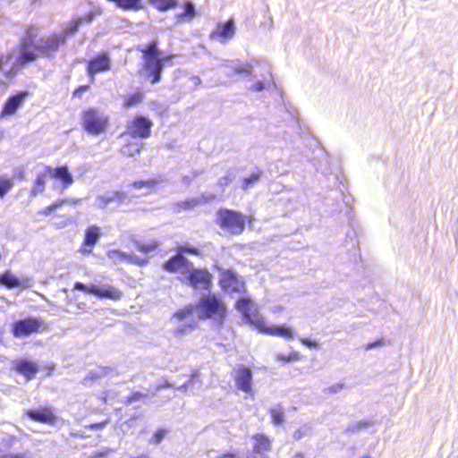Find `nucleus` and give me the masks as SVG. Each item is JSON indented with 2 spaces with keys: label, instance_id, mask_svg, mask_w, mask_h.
I'll list each match as a JSON object with an SVG mask.
<instances>
[{
  "label": "nucleus",
  "instance_id": "nucleus-1",
  "mask_svg": "<svg viewBox=\"0 0 458 458\" xmlns=\"http://www.w3.org/2000/svg\"><path fill=\"white\" fill-rule=\"evenodd\" d=\"M65 43V35L52 33L37 39V29L30 27L20 43V54L16 64L24 65L34 62L38 55L51 57L59 50L60 46Z\"/></svg>",
  "mask_w": 458,
  "mask_h": 458
},
{
  "label": "nucleus",
  "instance_id": "nucleus-2",
  "mask_svg": "<svg viewBox=\"0 0 458 458\" xmlns=\"http://www.w3.org/2000/svg\"><path fill=\"white\" fill-rule=\"evenodd\" d=\"M194 312L199 318L211 319L217 327H222L227 316V308L225 302L215 294H207L201 296L196 305H188L177 310L174 318L182 320L188 316H192Z\"/></svg>",
  "mask_w": 458,
  "mask_h": 458
},
{
  "label": "nucleus",
  "instance_id": "nucleus-3",
  "mask_svg": "<svg viewBox=\"0 0 458 458\" xmlns=\"http://www.w3.org/2000/svg\"><path fill=\"white\" fill-rule=\"evenodd\" d=\"M236 309L242 313L247 323L254 326L259 332L285 339L293 337L292 328L284 326L267 327L263 318L254 310L253 302L248 298H241L236 302Z\"/></svg>",
  "mask_w": 458,
  "mask_h": 458
},
{
  "label": "nucleus",
  "instance_id": "nucleus-4",
  "mask_svg": "<svg viewBox=\"0 0 458 458\" xmlns=\"http://www.w3.org/2000/svg\"><path fill=\"white\" fill-rule=\"evenodd\" d=\"M142 53L144 59L143 70L147 73V79L152 84H156L160 81L165 64L171 59V56H160L161 53L157 48V41L148 44L147 48L142 50Z\"/></svg>",
  "mask_w": 458,
  "mask_h": 458
},
{
  "label": "nucleus",
  "instance_id": "nucleus-5",
  "mask_svg": "<svg viewBox=\"0 0 458 458\" xmlns=\"http://www.w3.org/2000/svg\"><path fill=\"white\" fill-rule=\"evenodd\" d=\"M81 120L84 130L92 135L105 132L109 123L108 116L104 112L92 107L82 112Z\"/></svg>",
  "mask_w": 458,
  "mask_h": 458
},
{
  "label": "nucleus",
  "instance_id": "nucleus-6",
  "mask_svg": "<svg viewBox=\"0 0 458 458\" xmlns=\"http://www.w3.org/2000/svg\"><path fill=\"white\" fill-rule=\"evenodd\" d=\"M217 218L221 228L232 234H241L245 228V217L239 212L220 209L217 213Z\"/></svg>",
  "mask_w": 458,
  "mask_h": 458
},
{
  "label": "nucleus",
  "instance_id": "nucleus-7",
  "mask_svg": "<svg viewBox=\"0 0 458 458\" xmlns=\"http://www.w3.org/2000/svg\"><path fill=\"white\" fill-rule=\"evenodd\" d=\"M153 123L148 117L136 115L131 122L127 123L126 131L120 135V138L130 136L133 139H148L151 134Z\"/></svg>",
  "mask_w": 458,
  "mask_h": 458
},
{
  "label": "nucleus",
  "instance_id": "nucleus-8",
  "mask_svg": "<svg viewBox=\"0 0 458 458\" xmlns=\"http://www.w3.org/2000/svg\"><path fill=\"white\" fill-rule=\"evenodd\" d=\"M74 289L81 291L87 293L94 294L99 298H106L111 300H119L122 296V293L109 285L98 286L96 284L86 285L81 282H77L74 284Z\"/></svg>",
  "mask_w": 458,
  "mask_h": 458
},
{
  "label": "nucleus",
  "instance_id": "nucleus-9",
  "mask_svg": "<svg viewBox=\"0 0 458 458\" xmlns=\"http://www.w3.org/2000/svg\"><path fill=\"white\" fill-rule=\"evenodd\" d=\"M189 284L194 289L208 290L211 284V275L206 269H196L193 265L185 274Z\"/></svg>",
  "mask_w": 458,
  "mask_h": 458
},
{
  "label": "nucleus",
  "instance_id": "nucleus-10",
  "mask_svg": "<svg viewBox=\"0 0 458 458\" xmlns=\"http://www.w3.org/2000/svg\"><path fill=\"white\" fill-rule=\"evenodd\" d=\"M42 323L38 318H29L16 321L13 326V334L16 338L28 336L38 332Z\"/></svg>",
  "mask_w": 458,
  "mask_h": 458
},
{
  "label": "nucleus",
  "instance_id": "nucleus-11",
  "mask_svg": "<svg viewBox=\"0 0 458 458\" xmlns=\"http://www.w3.org/2000/svg\"><path fill=\"white\" fill-rule=\"evenodd\" d=\"M49 177L60 182L61 191H64L69 188L73 182V176L68 169L67 165H61L57 167L46 166Z\"/></svg>",
  "mask_w": 458,
  "mask_h": 458
},
{
  "label": "nucleus",
  "instance_id": "nucleus-12",
  "mask_svg": "<svg viewBox=\"0 0 458 458\" xmlns=\"http://www.w3.org/2000/svg\"><path fill=\"white\" fill-rule=\"evenodd\" d=\"M234 380L238 389L252 395V373L250 369L243 366L237 368L235 369Z\"/></svg>",
  "mask_w": 458,
  "mask_h": 458
},
{
  "label": "nucleus",
  "instance_id": "nucleus-13",
  "mask_svg": "<svg viewBox=\"0 0 458 458\" xmlns=\"http://www.w3.org/2000/svg\"><path fill=\"white\" fill-rule=\"evenodd\" d=\"M220 284L225 291L241 293L244 290V283L231 270H226L222 273Z\"/></svg>",
  "mask_w": 458,
  "mask_h": 458
},
{
  "label": "nucleus",
  "instance_id": "nucleus-14",
  "mask_svg": "<svg viewBox=\"0 0 458 458\" xmlns=\"http://www.w3.org/2000/svg\"><path fill=\"white\" fill-rule=\"evenodd\" d=\"M191 263L183 255L178 252L174 257L171 258L164 264V268L170 272H181L185 275L191 268Z\"/></svg>",
  "mask_w": 458,
  "mask_h": 458
},
{
  "label": "nucleus",
  "instance_id": "nucleus-15",
  "mask_svg": "<svg viewBox=\"0 0 458 458\" xmlns=\"http://www.w3.org/2000/svg\"><path fill=\"white\" fill-rule=\"evenodd\" d=\"M235 34L234 22L233 20H229L225 23H219L216 29L211 33L213 39H218L224 43L228 39L233 38Z\"/></svg>",
  "mask_w": 458,
  "mask_h": 458
},
{
  "label": "nucleus",
  "instance_id": "nucleus-16",
  "mask_svg": "<svg viewBox=\"0 0 458 458\" xmlns=\"http://www.w3.org/2000/svg\"><path fill=\"white\" fill-rule=\"evenodd\" d=\"M27 96L28 92H19L18 94L9 98L4 106L0 117L4 118L14 114Z\"/></svg>",
  "mask_w": 458,
  "mask_h": 458
},
{
  "label": "nucleus",
  "instance_id": "nucleus-17",
  "mask_svg": "<svg viewBox=\"0 0 458 458\" xmlns=\"http://www.w3.org/2000/svg\"><path fill=\"white\" fill-rule=\"evenodd\" d=\"M26 415L34 421L53 424L56 418L50 408H41L38 410H27Z\"/></svg>",
  "mask_w": 458,
  "mask_h": 458
},
{
  "label": "nucleus",
  "instance_id": "nucleus-18",
  "mask_svg": "<svg viewBox=\"0 0 458 458\" xmlns=\"http://www.w3.org/2000/svg\"><path fill=\"white\" fill-rule=\"evenodd\" d=\"M15 369L27 377L28 380L34 377L38 371V366L32 360L20 359L14 361Z\"/></svg>",
  "mask_w": 458,
  "mask_h": 458
},
{
  "label": "nucleus",
  "instance_id": "nucleus-19",
  "mask_svg": "<svg viewBox=\"0 0 458 458\" xmlns=\"http://www.w3.org/2000/svg\"><path fill=\"white\" fill-rule=\"evenodd\" d=\"M101 236L100 228L97 225L89 226L85 232L83 242V253H91L94 245L98 242Z\"/></svg>",
  "mask_w": 458,
  "mask_h": 458
},
{
  "label": "nucleus",
  "instance_id": "nucleus-20",
  "mask_svg": "<svg viewBox=\"0 0 458 458\" xmlns=\"http://www.w3.org/2000/svg\"><path fill=\"white\" fill-rule=\"evenodd\" d=\"M110 69V59L106 54H102L99 56L92 59L89 63L88 72L90 76L95 73L105 72Z\"/></svg>",
  "mask_w": 458,
  "mask_h": 458
},
{
  "label": "nucleus",
  "instance_id": "nucleus-21",
  "mask_svg": "<svg viewBox=\"0 0 458 458\" xmlns=\"http://www.w3.org/2000/svg\"><path fill=\"white\" fill-rule=\"evenodd\" d=\"M95 17V13L90 12L84 17H80L77 19L72 20L64 29L62 32L59 33V35H65V39L68 37L72 36L74 33H76L80 28V26L83 23H89L92 21V20Z\"/></svg>",
  "mask_w": 458,
  "mask_h": 458
},
{
  "label": "nucleus",
  "instance_id": "nucleus-22",
  "mask_svg": "<svg viewBox=\"0 0 458 458\" xmlns=\"http://www.w3.org/2000/svg\"><path fill=\"white\" fill-rule=\"evenodd\" d=\"M255 440V444L253 446V450L256 454H259L261 458L265 457V453L269 452L271 449V442L267 437L257 434L253 437Z\"/></svg>",
  "mask_w": 458,
  "mask_h": 458
},
{
  "label": "nucleus",
  "instance_id": "nucleus-23",
  "mask_svg": "<svg viewBox=\"0 0 458 458\" xmlns=\"http://www.w3.org/2000/svg\"><path fill=\"white\" fill-rule=\"evenodd\" d=\"M49 176L47 171H46V167L44 171L38 174L34 182L33 187L30 191V198H35L38 194L42 193L45 191L47 178Z\"/></svg>",
  "mask_w": 458,
  "mask_h": 458
},
{
  "label": "nucleus",
  "instance_id": "nucleus-24",
  "mask_svg": "<svg viewBox=\"0 0 458 458\" xmlns=\"http://www.w3.org/2000/svg\"><path fill=\"white\" fill-rule=\"evenodd\" d=\"M173 319L177 320L180 323L179 325L176 326V327L174 330V335L176 337H182L184 335H186L193 327L194 325L192 316H188L186 318L182 320H179L178 318H175L174 316Z\"/></svg>",
  "mask_w": 458,
  "mask_h": 458
},
{
  "label": "nucleus",
  "instance_id": "nucleus-25",
  "mask_svg": "<svg viewBox=\"0 0 458 458\" xmlns=\"http://www.w3.org/2000/svg\"><path fill=\"white\" fill-rule=\"evenodd\" d=\"M143 146L144 144L139 140L129 141L123 146L121 153L124 157H132L140 153Z\"/></svg>",
  "mask_w": 458,
  "mask_h": 458
},
{
  "label": "nucleus",
  "instance_id": "nucleus-26",
  "mask_svg": "<svg viewBox=\"0 0 458 458\" xmlns=\"http://www.w3.org/2000/svg\"><path fill=\"white\" fill-rule=\"evenodd\" d=\"M108 258L112 260H123V259H126V260H129L130 262L131 263H136V264H139V265H144L145 263H147L146 260H140L138 257L136 256H133V255H129V254H126L124 252H122L120 250H110L108 251Z\"/></svg>",
  "mask_w": 458,
  "mask_h": 458
},
{
  "label": "nucleus",
  "instance_id": "nucleus-27",
  "mask_svg": "<svg viewBox=\"0 0 458 458\" xmlns=\"http://www.w3.org/2000/svg\"><path fill=\"white\" fill-rule=\"evenodd\" d=\"M0 284L9 289L23 286L22 283L13 275L10 271H6L0 276Z\"/></svg>",
  "mask_w": 458,
  "mask_h": 458
},
{
  "label": "nucleus",
  "instance_id": "nucleus-28",
  "mask_svg": "<svg viewBox=\"0 0 458 458\" xmlns=\"http://www.w3.org/2000/svg\"><path fill=\"white\" fill-rule=\"evenodd\" d=\"M113 371L114 369L110 367H99L89 372V374L84 378V384H87L89 381H96L111 374Z\"/></svg>",
  "mask_w": 458,
  "mask_h": 458
},
{
  "label": "nucleus",
  "instance_id": "nucleus-29",
  "mask_svg": "<svg viewBox=\"0 0 458 458\" xmlns=\"http://www.w3.org/2000/svg\"><path fill=\"white\" fill-rule=\"evenodd\" d=\"M114 201H115L114 192H105L104 194L97 196L95 199V206L99 209H104Z\"/></svg>",
  "mask_w": 458,
  "mask_h": 458
},
{
  "label": "nucleus",
  "instance_id": "nucleus-30",
  "mask_svg": "<svg viewBox=\"0 0 458 458\" xmlns=\"http://www.w3.org/2000/svg\"><path fill=\"white\" fill-rule=\"evenodd\" d=\"M148 3L160 12L174 9L177 5V0H148Z\"/></svg>",
  "mask_w": 458,
  "mask_h": 458
},
{
  "label": "nucleus",
  "instance_id": "nucleus-31",
  "mask_svg": "<svg viewBox=\"0 0 458 458\" xmlns=\"http://www.w3.org/2000/svg\"><path fill=\"white\" fill-rule=\"evenodd\" d=\"M270 415L275 425L278 426L284 423V409L280 404L274 405L270 408Z\"/></svg>",
  "mask_w": 458,
  "mask_h": 458
},
{
  "label": "nucleus",
  "instance_id": "nucleus-32",
  "mask_svg": "<svg viewBox=\"0 0 458 458\" xmlns=\"http://www.w3.org/2000/svg\"><path fill=\"white\" fill-rule=\"evenodd\" d=\"M199 206V200L195 198L185 199L184 201L177 202L173 205L175 212H181L182 210L192 209Z\"/></svg>",
  "mask_w": 458,
  "mask_h": 458
},
{
  "label": "nucleus",
  "instance_id": "nucleus-33",
  "mask_svg": "<svg viewBox=\"0 0 458 458\" xmlns=\"http://www.w3.org/2000/svg\"><path fill=\"white\" fill-rule=\"evenodd\" d=\"M195 6L191 2H186L184 4V11L181 14L177 15V18L183 21H190L195 17Z\"/></svg>",
  "mask_w": 458,
  "mask_h": 458
},
{
  "label": "nucleus",
  "instance_id": "nucleus-34",
  "mask_svg": "<svg viewBox=\"0 0 458 458\" xmlns=\"http://www.w3.org/2000/svg\"><path fill=\"white\" fill-rule=\"evenodd\" d=\"M372 424L373 423L370 420H359V421L353 422L352 424H349L345 428V432L347 434H354L356 432H359L360 430L367 428L368 427L371 426Z\"/></svg>",
  "mask_w": 458,
  "mask_h": 458
},
{
  "label": "nucleus",
  "instance_id": "nucleus-35",
  "mask_svg": "<svg viewBox=\"0 0 458 458\" xmlns=\"http://www.w3.org/2000/svg\"><path fill=\"white\" fill-rule=\"evenodd\" d=\"M159 183L158 180L157 179H151V180H148V181H137V182H134L131 186L136 189V190H140V189H147L148 190L147 192L144 193V195H147L150 192V191L152 189H154L157 184Z\"/></svg>",
  "mask_w": 458,
  "mask_h": 458
},
{
  "label": "nucleus",
  "instance_id": "nucleus-36",
  "mask_svg": "<svg viewBox=\"0 0 458 458\" xmlns=\"http://www.w3.org/2000/svg\"><path fill=\"white\" fill-rule=\"evenodd\" d=\"M143 98H144L143 93L136 92L133 95L129 96L125 99V101L123 103V106L126 108H130V107L135 106L136 105L141 103L143 101Z\"/></svg>",
  "mask_w": 458,
  "mask_h": 458
},
{
  "label": "nucleus",
  "instance_id": "nucleus-37",
  "mask_svg": "<svg viewBox=\"0 0 458 458\" xmlns=\"http://www.w3.org/2000/svg\"><path fill=\"white\" fill-rule=\"evenodd\" d=\"M135 246L140 251L148 253L155 250L158 247V242L154 240L147 243L136 242Z\"/></svg>",
  "mask_w": 458,
  "mask_h": 458
},
{
  "label": "nucleus",
  "instance_id": "nucleus-38",
  "mask_svg": "<svg viewBox=\"0 0 458 458\" xmlns=\"http://www.w3.org/2000/svg\"><path fill=\"white\" fill-rule=\"evenodd\" d=\"M225 66L231 68L234 73L241 74V73H248L251 74L252 67L249 64H246L244 66L238 65L237 64H234L233 62H226L225 64Z\"/></svg>",
  "mask_w": 458,
  "mask_h": 458
},
{
  "label": "nucleus",
  "instance_id": "nucleus-39",
  "mask_svg": "<svg viewBox=\"0 0 458 458\" xmlns=\"http://www.w3.org/2000/svg\"><path fill=\"white\" fill-rule=\"evenodd\" d=\"M13 186V181L9 178L0 177V197H4Z\"/></svg>",
  "mask_w": 458,
  "mask_h": 458
},
{
  "label": "nucleus",
  "instance_id": "nucleus-40",
  "mask_svg": "<svg viewBox=\"0 0 458 458\" xmlns=\"http://www.w3.org/2000/svg\"><path fill=\"white\" fill-rule=\"evenodd\" d=\"M167 433H168V431L166 429H164V428L157 429L154 433L152 437L150 438L149 442L156 445H159L163 441V439L165 437Z\"/></svg>",
  "mask_w": 458,
  "mask_h": 458
},
{
  "label": "nucleus",
  "instance_id": "nucleus-41",
  "mask_svg": "<svg viewBox=\"0 0 458 458\" xmlns=\"http://www.w3.org/2000/svg\"><path fill=\"white\" fill-rule=\"evenodd\" d=\"M260 175L259 174H252L250 177L244 178L242 182V188L249 189L259 182Z\"/></svg>",
  "mask_w": 458,
  "mask_h": 458
},
{
  "label": "nucleus",
  "instance_id": "nucleus-42",
  "mask_svg": "<svg viewBox=\"0 0 458 458\" xmlns=\"http://www.w3.org/2000/svg\"><path fill=\"white\" fill-rule=\"evenodd\" d=\"M114 452L113 449L108 447H104L103 449L93 453L89 458H103L107 456L109 454Z\"/></svg>",
  "mask_w": 458,
  "mask_h": 458
},
{
  "label": "nucleus",
  "instance_id": "nucleus-43",
  "mask_svg": "<svg viewBox=\"0 0 458 458\" xmlns=\"http://www.w3.org/2000/svg\"><path fill=\"white\" fill-rule=\"evenodd\" d=\"M148 394H142L140 392H135L131 396H129L127 398L126 403L131 404V403H132L134 402H138V401L141 400L142 398L148 397Z\"/></svg>",
  "mask_w": 458,
  "mask_h": 458
},
{
  "label": "nucleus",
  "instance_id": "nucleus-44",
  "mask_svg": "<svg viewBox=\"0 0 458 458\" xmlns=\"http://www.w3.org/2000/svg\"><path fill=\"white\" fill-rule=\"evenodd\" d=\"M309 430H310L309 428L306 426L301 427L300 428L295 430V432L293 433V438L295 440L301 439L304 436H306L308 434Z\"/></svg>",
  "mask_w": 458,
  "mask_h": 458
},
{
  "label": "nucleus",
  "instance_id": "nucleus-45",
  "mask_svg": "<svg viewBox=\"0 0 458 458\" xmlns=\"http://www.w3.org/2000/svg\"><path fill=\"white\" fill-rule=\"evenodd\" d=\"M299 358V353L296 352H292L289 356H285L284 354H278L277 360L281 361H293L296 360Z\"/></svg>",
  "mask_w": 458,
  "mask_h": 458
},
{
  "label": "nucleus",
  "instance_id": "nucleus-46",
  "mask_svg": "<svg viewBox=\"0 0 458 458\" xmlns=\"http://www.w3.org/2000/svg\"><path fill=\"white\" fill-rule=\"evenodd\" d=\"M216 196L211 193L202 194L199 197L195 198L197 200H199V205L207 204L213 199H215Z\"/></svg>",
  "mask_w": 458,
  "mask_h": 458
},
{
  "label": "nucleus",
  "instance_id": "nucleus-47",
  "mask_svg": "<svg viewBox=\"0 0 458 458\" xmlns=\"http://www.w3.org/2000/svg\"><path fill=\"white\" fill-rule=\"evenodd\" d=\"M178 252H180L182 255V253L199 255V250L197 248L188 247V246H180L178 248Z\"/></svg>",
  "mask_w": 458,
  "mask_h": 458
},
{
  "label": "nucleus",
  "instance_id": "nucleus-48",
  "mask_svg": "<svg viewBox=\"0 0 458 458\" xmlns=\"http://www.w3.org/2000/svg\"><path fill=\"white\" fill-rule=\"evenodd\" d=\"M385 344V340L384 339H377L372 343H369L365 345V350H370L372 348H375V347H378V346H382Z\"/></svg>",
  "mask_w": 458,
  "mask_h": 458
},
{
  "label": "nucleus",
  "instance_id": "nucleus-49",
  "mask_svg": "<svg viewBox=\"0 0 458 458\" xmlns=\"http://www.w3.org/2000/svg\"><path fill=\"white\" fill-rule=\"evenodd\" d=\"M115 195V201L118 203H123L127 199V194L123 191H114Z\"/></svg>",
  "mask_w": 458,
  "mask_h": 458
},
{
  "label": "nucleus",
  "instance_id": "nucleus-50",
  "mask_svg": "<svg viewBox=\"0 0 458 458\" xmlns=\"http://www.w3.org/2000/svg\"><path fill=\"white\" fill-rule=\"evenodd\" d=\"M0 458H27L26 454H5L0 455Z\"/></svg>",
  "mask_w": 458,
  "mask_h": 458
},
{
  "label": "nucleus",
  "instance_id": "nucleus-51",
  "mask_svg": "<svg viewBox=\"0 0 458 458\" xmlns=\"http://www.w3.org/2000/svg\"><path fill=\"white\" fill-rule=\"evenodd\" d=\"M196 377H197V374H192L191 379L187 383L180 386L178 387V390L181 391V392H186L188 387H189V385L194 380V378Z\"/></svg>",
  "mask_w": 458,
  "mask_h": 458
},
{
  "label": "nucleus",
  "instance_id": "nucleus-52",
  "mask_svg": "<svg viewBox=\"0 0 458 458\" xmlns=\"http://www.w3.org/2000/svg\"><path fill=\"white\" fill-rule=\"evenodd\" d=\"M231 180L228 176H223L218 180V184L222 187L226 186L230 183Z\"/></svg>",
  "mask_w": 458,
  "mask_h": 458
},
{
  "label": "nucleus",
  "instance_id": "nucleus-53",
  "mask_svg": "<svg viewBox=\"0 0 458 458\" xmlns=\"http://www.w3.org/2000/svg\"><path fill=\"white\" fill-rule=\"evenodd\" d=\"M106 424H107V421H103V422H100V423L91 424V425L89 426V428H90L91 429H101V428H103Z\"/></svg>",
  "mask_w": 458,
  "mask_h": 458
},
{
  "label": "nucleus",
  "instance_id": "nucleus-54",
  "mask_svg": "<svg viewBox=\"0 0 458 458\" xmlns=\"http://www.w3.org/2000/svg\"><path fill=\"white\" fill-rule=\"evenodd\" d=\"M55 211V207H52V205H49L44 210L40 211L39 213L45 216H49L52 212Z\"/></svg>",
  "mask_w": 458,
  "mask_h": 458
},
{
  "label": "nucleus",
  "instance_id": "nucleus-55",
  "mask_svg": "<svg viewBox=\"0 0 458 458\" xmlns=\"http://www.w3.org/2000/svg\"><path fill=\"white\" fill-rule=\"evenodd\" d=\"M252 89L254 91H261L264 89V83L262 81H258L257 83H255L252 87Z\"/></svg>",
  "mask_w": 458,
  "mask_h": 458
},
{
  "label": "nucleus",
  "instance_id": "nucleus-56",
  "mask_svg": "<svg viewBox=\"0 0 458 458\" xmlns=\"http://www.w3.org/2000/svg\"><path fill=\"white\" fill-rule=\"evenodd\" d=\"M16 440V437L13 436L8 437V439H4V442L7 447H12L13 442Z\"/></svg>",
  "mask_w": 458,
  "mask_h": 458
},
{
  "label": "nucleus",
  "instance_id": "nucleus-57",
  "mask_svg": "<svg viewBox=\"0 0 458 458\" xmlns=\"http://www.w3.org/2000/svg\"><path fill=\"white\" fill-rule=\"evenodd\" d=\"M9 59H10V55H7V56H4V55H2V56L0 57V71H2V70H3V66H4V64H7V62L9 61Z\"/></svg>",
  "mask_w": 458,
  "mask_h": 458
},
{
  "label": "nucleus",
  "instance_id": "nucleus-58",
  "mask_svg": "<svg viewBox=\"0 0 458 458\" xmlns=\"http://www.w3.org/2000/svg\"><path fill=\"white\" fill-rule=\"evenodd\" d=\"M66 202V200H57L56 202L51 204L52 207H55V210H56L58 208H60L62 205H64Z\"/></svg>",
  "mask_w": 458,
  "mask_h": 458
},
{
  "label": "nucleus",
  "instance_id": "nucleus-59",
  "mask_svg": "<svg viewBox=\"0 0 458 458\" xmlns=\"http://www.w3.org/2000/svg\"><path fill=\"white\" fill-rule=\"evenodd\" d=\"M235 457H236V454H231V453H227V454H224L219 455L217 458H235Z\"/></svg>",
  "mask_w": 458,
  "mask_h": 458
},
{
  "label": "nucleus",
  "instance_id": "nucleus-60",
  "mask_svg": "<svg viewBox=\"0 0 458 458\" xmlns=\"http://www.w3.org/2000/svg\"><path fill=\"white\" fill-rule=\"evenodd\" d=\"M301 342L305 344V345H308L310 347H312V346H315V343L309 340V339H302Z\"/></svg>",
  "mask_w": 458,
  "mask_h": 458
},
{
  "label": "nucleus",
  "instance_id": "nucleus-61",
  "mask_svg": "<svg viewBox=\"0 0 458 458\" xmlns=\"http://www.w3.org/2000/svg\"><path fill=\"white\" fill-rule=\"evenodd\" d=\"M171 386H172L171 383H169L168 381H165L164 384L157 386V389L166 388V387H171Z\"/></svg>",
  "mask_w": 458,
  "mask_h": 458
},
{
  "label": "nucleus",
  "instance_id": "nucleus-62",
  "mask_svg": "<svg viewBox=\"0 0 458 458\" xmlns=\"http://www.w3.org/2000/svg\"><path fill=\"white\" fill-rule=\"evenodd\" d=\"M191 80H192V82H193L195 85H199V84H200V82H201L200 78H199V77H197V76L192 77V79H191Z\"/></svg>",
  "mask_w": 458,
  "mask_h": 458
},
{
  "label": "nucleus",
  "instance_id": "nucleus-63",
  "mask_svg": "<svg viewBox=\"0 0 458 458\" xmlns=\"http://www.w3.org/2000/svg\"><path fill=\"white\" fill-rule=\"evenodd\" d=\"M182 182H183L185 184H190V183H191V179L190 177H188V176H184V177L182 178Z\"/></svg>",
  "mask_w": 458,
  "mask_h": 458
},
{
  "label": "nucleus",
  "instance_id": "nucleus-64",
  "mask_svg": "<svg viewBox=\"0 0 458 458\" xmlns=\"http://www.w3.org/2000/svg\"><path fill=\"white\" fill-rule=\"evenodd\" d=\"M132 458H149V457L147 454H141V455L132 457Z\"/></svg>",
  "mask_w": 458,
  "mask_h": 458
}]
</instances>
